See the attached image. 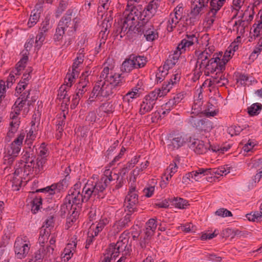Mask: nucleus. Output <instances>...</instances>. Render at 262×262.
<instances>
[{"label":"nucleus","mask_w":262,"mask_h":262,"mask_svg":"<svg viewBox=\"0 0 262 262\" xmlns=\"http://www.w3.org/2000/svg\"><path fill=\"white\" fill-rule=\"evenodd\" d=\"M118 176L115 174H112L109 170L104 171L101 178L95 181L92 178L89 180L83 188L82 193L77 190L70 191V193L66 198V202L62 206L61 210L66 213L65 209H68L74 205H79L84 201H88L94 196H99V193L102 192L108 186L110 181L118 179Z\"/></svg>","instance_id":"obj_1"},{"label":"nucleus","mask_w":262,"mask_h":262,"mask_svg":"<svg viewBox=\"0 0 262 262\" xmlns=\"http://www.w3.org/2000/svg\"><path fill=\"white\" fill-rule=\"evenodd\" d=\"M122 82L123 77L121 74L114 73L112 70L110 71L107 67H104L93 88L92 96L90 97L89 101H94V96L99 98L112 95Z\"/></svg>","instance_id":"obj_2"},{"label":"nucleus","mask_w":262,"mask_h":262,"mask_svg":"<svg viewBox=\"0 0 262 262\" xmlns=\"http://www.w3.org/2000/svg\"><path fill=\"white\" fill-rule=\"evenodd\" d=\"M141 12L135 6H128L127 5L120 27L117 30V35H120L121 38L125 36L132 38L141 32V29L145 19H141Z\"/></svg>","instance_id":"obj_3"},{"label":"nucleus","mask_w":262,"mask_h":262,"mask_svg":"<svg viewBox=\"0 0 262 262\" xmlns=\"http://www.w3.org/2000/svg\"><path fill=\"white\" fill-rule=\"evenodd\" d=\"M215 48L213 46L206 45V48L202 50H196L194 52L196 63L194 70V75L196 79H199L203 73L206 76L214 73L217 67V61H219V56L213 54Z\"/></svg>","instance_id":"obj_4"},{"label":"nucleus","mask_w":262,"mask_h":262,"mask_svg":"<svg viewBox=\"0 0 262 262\" xmlns=\"http://www.w3.org/2000/svg\"><path fill=\"white\" fill-rule=\"evenodd\" d=\"M25 133H21L18 137L5 148L4 161L5 163L11 164L20 151Z\"/></svg>","instance_id":"obj_5"},{"label":"nucleus","mask_w":262,"mask_h":262,"mask_svg":"<svg viewBox=\"0 0 262 262\" xmlns=\"http://www.w3.org/2000/svg\"><path fill=\"white\" fill-rule=\"evenodd\" d=\"M128 253L129 248L127 246V240L124 238L118 241L116 244H111L106 249L104 258L106 261H110L111 259H115L119 254L121 253L122 256L125 257V256Z\"/></svg>","instance_id":"obj_6"},{"label":"nucleus","mask_w":262,"mask_h":262,"mask_svg":"<svg viewBox=\"0 0 262 262\" xmlns=\"http://www.w3.org/2000/svg\"><path fill=\"white\" fill-rule=\"evenodd\" d=\"M79 23V19L75 16L74 10L69 9L59 21L58 25L67 31L69 35L74 33Z\"/></svg>","instance_id":"obj_7"},{"label":"nucleus","mask_w":262,"mask_h":262,"mask_svg":"<svg viewBox=\"0 0 262 262\" xmlns=\"http://www.w3.org/2000/svg\"><path fill=\"white\" fill-rule=\"evenodd\" d=\"M30 247V242L26 237H17L14 245L16 257L20 259L26 258L29 252Z\"/></svg>","instance_id":"obj_8"},{"label":"nucleus","mask_w":262,"mask_h":262,"mask_svg":"<svg viewBox=\"0 0 262 262\" xmlns=\"http://www.w3.org/2000/svg\"><path fill=\"white\" fill-rule=\"evenodd\" d=\"M70 167H66L64 169V173L66 174L65 178L60 181L59 182L52 184L50 186H48L45 188L38 189L36 192H47L50 194H54L56 193L59 192L63 190L68 187V177L71 172Z\"/></svg>","instance_id":"obj_9"},{"label":"nucleus","mask_w":262,"mask_h":262,"mask_svg":"<svg viewBox=\"0 0 262 262\" xmlns=\"http://www.w3.org/2000/svg\"><path fill=\"white\" fill-rule=\"evenodd\" d=\"M203 95L202 93L198 94L197 98L194 99L190 112L191 116H197L202 114L206 117H214L217 114L215 111H208L207 110L202 111L203 104Z\"/></svg>","instance_id":"obj_10"},{"label":"nucleus","mask_w":262,"mask_h":262,"mask_svg":"<svg viewBox=\"0 0 262 262\" xmlns=\"http://www.w3.org/2000/svg\"><path fill=\"white\" fill-rule=\"evenodd\" d=\"M157 227V221L154 219H149L146 223L145 230L144 235L141 236L140 245L142 248L146 247L154 235Z\"/></svg>","instance_id":"obj_11"},{"label":"nucleus","mask_w":262,"mask_h":262,"mask_svg":"<svg viewBox=\"0 0 262 262\" xmlns=\"http://www.w3.org/2000/svg\"><path fill=\"white\" fill-rule=\"evenodd\" d=\"M88 72L83 73L80 77V81L77 84L76 95L74 96L73 101L74 104H78L79 99L88 90V84L89 79L88 78Z\"/></svg>","instance_id":"obj_12"},{"label":"nucleus","mask_w":262,"mask_h":262,"mask_svg":"<svg viewBox=\"0 0 262 262\" xmlns=\"http://www.w3.org/2000/svg\"><path fill=\"white\" fill-rule=\"evenodd\" d=\"M159 97L156 93L154 91L146 95L141 104L139 113L141 115H144L150 112L154 108L156 102Z\"/></svg>","instance_id":"obj_13"},{"label":"nucleus","mask_w":262,"mask_h":262,"mask_svg":"<svg viewBox=\"0 0 262 262\" xmlns=\"http://www.w3.org/2000/svg\"><path fill=\"white\" fill-rule=\"evenodd\" d=\"M180 77V75L179 73L172 75L169 80L163 83L161 89H155L153 91L156 93L159 97L165 96L172 87L179 82Z\"/></svg>","instance_id":"obj_14"},{"label":"nucleus","mask_w":262,"mask_h":262,"mask_svg":"<svg viewBox=\"0 0 262 262\" xmlns=\"http://www.w3.org/2000/svg\"><path fill=\"white\" fill-rule=\"evenodd\" d=\"M188 122L199 130L209 132L212 128L211 122L203 119H196L194 116H190L188 119Z\"/></svg>","instance_id":"obj_15"},{"label":"nucleus","mask_w":262,"mask_h":262,"mask_svg":"<svg viewBox=\"0 0 262 262\" xmlns=\"http://www.w3.org/2000/svg\"><path fill=\"white\" fill-rule=\"evenodd\" d=\"M138 203V194H127L124 201L125 212L134 213L137 211V205Z\"/></svg>","instance_id":"obj_16"},{"label":"nucleus","mask_w":262,"mask_h":262,"mask_svg":"<svg viewBox=\"0 0 262 262\" xmlns=\"http://www.w3.org/2000/svg\"><path fill=\"white\" fill-rule=\"evenodd\" d=\"M148 20L145 19V23L141 27V32L144 34V37L147 41H153L158 37V33L152 25L147 23Z\"/></svg>","instance_id":"obj_17"},{"label":"nucleus","mask_w":262,"mask_h":262,"mask_svg":"<svg viewBox=\"0 0 262 262\" xmlns=\"http://www.w3.org/2000/svg\"><path fill=\"white\" fill-rule=\"evenodd\" d=\"M186 140L184 135L182 134L176 135L172 139H169L167 146L171 150L178 149L184 145Z\"/></svg>","instance_id":"obj_18"},{"label":"nucleus","mask_w":262,"mask_h":262,"mask_svg":"<svg viewBox=\"0 0 262 262\" xmlns=\"http://www.w3.org/2000/svg\"><path fill=\"white\" fill-rule=\"evenodd\" d=\"M210 146L208 143L205 144L204 142L198 139H194L190 144V147L196 154H204L206 153Z\"/></svg>","instance_id":"obj_19"},{"label":"nucleus","mask_w":262,"mask_h":262,"mask_svg":"<svg viewBox=\"0 0 262 262\" xmlns=\"http://www.w3.org/2000/svg\"><path fill=\"white\" fill-rule=\"evenodd\" d=\"M224 70H217L214 76H212L209 80V86H211L213 84H217L220 86L225 85L228 82V79L223 74Z\"/></svg>","instance_id":"obj_20"},{"label":"nucleus","mask_w":262,"mask_h":262,"mask_svg":"<svg viewBox=\"0 0 262 262\" xmlns=\"http://www.w3.org/2000/svg\"><path fill=\"white\" fill-rule=\"evenodd\" d=\"M160 3L161 0H152L149 3L144 10L145 13V17H147L145 20H148L155 15Z\"/></svg>","instance_id":"obj_21"},{"label":"nucleus","mask_w":262,"mask_h":262,"mask_svg":"<svg viewBox=\"0 0 262 262\" xmlns=\"http://www.w3.org/2000/svg\"><path fill=\"white\" fill-rule=\"evenodd\" d=\"M23 172L22 168H16L12 176H10V181L12 183V187L14 190H19V187H20L23 180L22 177L20 176Z\"/></svg>","instance_id":"obj_22"},{"label":"nucleus","mask_w":262,"mask_h":262,"mask_svg":"<svg viewBox=\"0 0 262 262\" xmlns=\"http://www.w3.org/2000/svg\"><path fill=\"white\" fill-rule=\"evenodd\" d=\"M234 53L227 49L226 51L224 53V55L222 59H221L220 57L222 56V55L220 53L218 56L220 55V57L219 56V61H217V70H225V65L230 60V59L233 56Z\"/></svg>","instance_id":"obj_23"},{"label":"nucleus","mask_w":262,"mask_h":262,"mask_svg":"<svg viewBox=\"0 0 262 262\" xmlns=\"http://www.w3.org/2000/svg\"><path fill=\"white\" fill-rule=\"evenodd\" d=\"M181 54L182 53H181V52L176 49V50L173 51V53L169 55L168 58L165 62L163 65V69L168 70L169 69L172 68L178 62Z\"/></svg>","instance_id":"obj_24"},{"label":"nucleus","mask_w":262,"mask_h":262,"mask_svg":"<svg viewBox=\"0 0 262 262\" xmlns=\"http://www.w3.org/2000/svg\"><path fill=\"white\" fill-rule=\"evenodd\" d=\"M29 102L27 103L23 102V100H20V99H17L12 107V110L16 111V113H20L21 112L23 115L25 116L29 111Z\"/></svg>","instance_id":"obj_25"},{"label":"nucleus","mask_w":262,"mask_h":262,"mask_svg":"<svg viewBox=\"0 0 262 262\" xmlns=\"http://www.w3.org/2000/svg\"><path fill=\"white\" fill-rule=\"evenodd\" d=\"M22 57L16 64L15 68L13 69V72L16 74H20L26 67L27 62L28 61V56L27 51H23L21 52Z\"/></svg>","instance_id":"obj_26"},{"label":"nucleus","mask_w":262,"mask_h":262,"mask_svg":"<svg viewBox=\"0 0 262 262\" xmlns=\"http://www.w3.org/2000/svg\"><path fill=\"white\" fill-rule=\"evenodd\" d=\"M84 53L83 50H80L77 54V56L74 60L72 66V70L74 73H79L80 69L83 60H84Z\"/></svg>","instance_id":"obj_27"},{"label":"nucleus","mask_w":262,"mask_h":262,"mask_svg":"<svg viewBox=\"0 0 262 262\" xmlns=\"http://www.w3.org/2000/svg\"><path fill=\"white\" fill-rule=\"evenodd\" d=\"M178 167L175 162L171 163L166 169L165 172L163 175L162 179L163 182L165 181L164 179L166 180V182L165 184H167L168 181L170 180L172 176L177 171Z\"/></svg>","instance_id":"obj_28"},{"label":"nucleus","mask_w":262,"mask_h":262,"mask_svg":"<svg viewBox=\"0 0 262 262\" xmlns=\"http://www.w3.org/2000/svg\"><path fill=\"white\" fill-rule=\"evenodd\" d=\"M54 248L52 246L41 247L35 253L36 255L39 254L41 256L40 260L50 258L53 254Z\"/></svg>","instance_id":"obj_29"},{"label":"nucleus","mask_w":262,"mask_h":262,"mask_svg":"<svg viewBox=\"0 0 262 262\" xmlns=\"http://www.w3.org/2000/svg\"><path fill=\"white\" fill-rule=\"evenodd\" d=\"M77 244L75 241H72L69 243L64 248L63 254L64 260L68 261L73 255L74 252L75 251Z\"/></svg>","instance_id":"obj_30"},{"label":"nucleus","mask_w":262,"mask_h":262,"mask_svg":"<svg viewBox=\"0 0 262 262\" xmlns=\"http://www.w3.org/2000/svg\"><path fill=\"white\" fill-rule=\"evenodd\" d=\"M216 13L217 12L214 10H210V11L206 14L203 22L204 28L209 29L212 27L216 18Z\"/></svg>","instance_id":"obj_31"},{"label":"nucleus","mask_w":262,"mask_h":262,"mask_svg":"<svg viewBox=\"0 0 262 262\" xmlns=\"http://www.w3.org/2000/svg\"><path fill=\"white\" fill-rule=\"evenodd\" d=\"M130 168H128V167L127 166L122 168L120 170V171L119 172V174H118V173L112 172V171L111 170H110V169H106V170H105L104 171H106V170H109V171H110L111 172V174H115L117 175L118 176V177H119L118 180L116 179L115 180H112V181H110L108 182V185H109L111 182H115L116 181V182L117 183L116 187L118 188L121 187L122 186L123 182V177L126 174V173L128 172V170Z\"/></svg>","instance_id":"obj_32"},{"label":"nucleus","mask_w":262,"mask_h":262,"mask_svg":"<svg viewBox=\"0 0 262 262\" xmlns=\"http://www.w3.org/2000/svg\"><path fill=\"white\" fill-rule=\"evenodd\" d=\"M259 211L251 212L246 214V217L249 221L260 222L262 221V203L259 207Z\"/></svg>","instance_id":"obj_33"},{"label":"nucleus","mask_w":262,"mask_h":262,"mask_svg":"<svg viewBox=\"0 0 262 262\" xmlns=\"http://www.w3.org/2000/svg\"><path fill=\"white\" fill-rule=\"evenodd\" d=\"M50 234V229L40 228L38 242L41 247H45V244L48 242Z\"/></svg>","instance_id":"obj_34"},{"label":"nucleus","mask_w":262,"mask_h":262,"mask_svg":"<svg viewBox=\"0 0 262 262\" xmlns=\"http://www.w3.org/2000/svg\"><path fill=\"white\" fill-rule=\"evenodd\" d=\"M135 68H141L145 66L147 62L146 58L143 56L130 55Z\"/></svg>","instance_id":"obj_35"},{"label":"nucleus","mask_w":262,"mask_h":262,"mask_svg":"<svg viewBox=\"0 0 262 262\" xmlns=\"http://www.w3.org/2000/svg\"><path fill=\"white\" fill-rule=\"evenodd\" d=\"M211 168H199L195 171H191V173L193 180L197 181L204 176L211 174Z\"/></svg>","instance_id":"obj_36"},{"label":"nucleus","mask_w":262,"mask_h":262,"mask_svg":"<svg viewBox=\"0 0 262 262\" xmlns=\"http://www.w3.org/2000/svg\"><path fill=\"white\" fill-rule=\"evenodd\" d=\"M246 22L244 20H238L236 21L233 26V31H236L238 36L241 37L245 33Z\"/></svg>","instance_id":"obj_37"},{"label":"nucleus","mask_w":262,"mask_h":262,"mask_svg":"<svg viewBox=\"0 0 262 262\" xmlns=\"http://www.w3.org/2000/svg\"><path fill=\"white\" fill-rule=\"evenodd\" d=\"M171 202L173 206L179 209H185L189 205L187 201L181 198H173Z\"/></svg>","instance_id":"obj_38"},{"label":"nucleus","mask_w":262,"mask_h":262,"mask_svg":"<svg viewBox=\"0 0 262 262\" xmlns=\"http://www.w3.org/2000/svg\"><path fill=\"white\" fill-rule=\"evenodd\" d=\"M40 17V13L38 11L33 10L31 12L30 18L28 22V25L29 28L34 26L39 20Z\"/></svg>","instance_id":"obj_39"},{"label":"nucleus","mask_w":262,"mask_h":262,"mask_svg":"<svg viewBox=\"0 0 262 262\" xmlns=\"http://www.w3.org/2000/svg\"><path fill=\"white\" fill-rule=\"evenodd\" d=\"M79 73H77L76 74L74 73V71L72 70V72L71 73H68L65 78V85H66L68 89L72 86L73 82H74V80L76 77L78 76Z\"/></svg>","instance_id":"obj_40"},{"label":"nucleus","mask_w":262,"mask_h":262,"mask_svg":"<svg viewBox=\"0 0 262 262\" xmlns=\"http://www.w3.org/2000/svg\"><path fill=\"white\" fill-rule=\"evenodd\" d=\"M261 107L262 105L260 103H254L248 108V113L251 116L257 115L260 112Z\"/></svg>","instance_id":"obj_41"},{"label":"nucleus","mask_w":262,"mask_h":262,"mask_svg":"<svg viewBox=\"0 0 262 262\" xmlns=\"http://www.w3.org/2000/svg\"><path fill=\"white\" fill-rule=\"evenodd\" d=\"M134 67V64L130 56H129L128 59H126L122 63L121 67V70L125 72H129Z\"/></svg>","instance_id":"obj_42"},{"label":"nucleus","mask_w":262,"mask_h":262,"mask_svg":"<svg viewBox=\"0 0 262 262\" xmlns=\"http://www.w3.org/2000/svg\"><path fill=\"white\" fill-rule=\"evenodd\" d=\"M23 158L25 162L24 168L25 169L34 167L35 163H34V159L32 157H30V154L29 152L26 151L24 154Z\"/></svg>","instance_id":"obj_43"},{"label":"nucleus","mask_w":262,"mask_h":262,"mask_svg":"<svg viewBox=\"0 0 262 262\" xmlns=\"http://www.w3.org/2000/svg\"><path fill=\"white\" fill-rule=\"evenodd\" d=\"M47 161V157H37L36 163H35L34 167H32V168L35 169L36 171H40L43 169Z\"/></svg>","instance_id":"obj_44"},{"label":"nucleus","mask_w":262,"mask_h":262,"mask_svg":"<svg viewBox=\"0 0 262 262\" xmlns=\"http://www.w3.org/2000/svg\"><path fill=\"white\" fill-rule=\"evenodd\" d=\"M192 46V41L186 40V39H182L181 42L178 45L176 49L181 53H183L187 50V49Z\"/></svg>","instance_id":"obj_45"},{"label":"nucleus","mask_w":262,"mask_h":262,"mask_svg":"<svg viewBox=\"0 0 262 262\" xmlns=\"http://www.w3.org/2000/svg\"><path fill=\"white\" fill-rule=\"evenodd\" d=\"M109 223V220L106 218H102L100 220L99 222L97 224L95 230H93V232L95 233V235L97 236L99 232L101 231L104 227L107 225Z\"/></svg>","instance_id":"obj_46"},{"label":"nucleus","mask_w":262,"mask_h":262,"mask_svg":"<svg viewBox=\"0 0 262 262\" xmlns=\"http://www.w3.org/2000/svg\"><path fill=\"white\" fill-rule=\"evenodd\" d=\"M230 167L227 165L220 167L217 168L211 169V174H215L220 176L226 175L230 172Z\"/></svg>","instance_id":"obj_47"},{"label":"nucleus","mask_w":262,"mask_h":262,"mask_svg":"<svg viewBox=\"0 0 262 262\" xmlns=\"http://www.w3.org/2000/svg\"><path fill=\"white\" fill-rule=\"evenodd\" d=\"M259 18H258L257 24L253 25L254 36L258 37L260 35V30L262 29V11H260L258 13Z\"/></svg>","instance_id":"obj_48"},{"label":"nucleus","mask_w":262,"mask_h":262,"mask_svg":"<svg viewBox=\"0 0 262 262\" xmlns=\"http://www.w3.org/2000/svg\"><path fill=\"white\" fill-rule=\"evenodd\" d=\"M179 22V21H178L177 18H174L170 14L168 20L167 22V30L169 32H172Z\"/></svg>","instance_id":"obj_49"},{"label":"nucleus","mask_w":262,"mask_h":262,"mask_svg":"<svg viewBox=\"0 0 262 262\" xmlns=\"http://www.w3.org/2000/svg\"><path fill=\"white\" fill-rule=\"evenodd\" d=\"M42 204V199L41 197L37 196L31 202V211L33 213H36L39 209L40 206Z\"/></svg>","instance_id":"obj_50"},{"label":"nucleus","mask_w":262,"mask_h":262,"mask_svg":"<svg viewBox=\"0 0 262 262\" xmlns=\"http://www.w3.org/2000/svg\"><path fill=\"white\" fill-rule=\"evenodd\" d=\"M208 3V0H193V11L195 13H199L201 9Z\"/></svg>","instance_id":"obj_51"},{"label":"nucleus","mask_w":262,"mask_h":262,"mask_svg":"<svg viewBox=\"0 0 262 262\" xmlns=\"http://www.w3.org/2000/svg\"><path fill=\"white\" fill-rule=\"evenodd\" d=\"M20 124V121H17L15 120L13 122H10V126L9 131L7 133L8 137L11 138L13 136L14 134L17 132Z\"/></svg>","instance_id":"obj_52"},{"label":"nucleus","mask_w":262,"mask_h":262,"mask_svg":"<svg viewBox=\"0 0 262 262\" xmlns=\"http://www.w3.org/2000/svg\"><path fill=\"white\" fill-rule=\"evenodd\" d=\"M67 32V31L63 29L61 26L58 25L56 29L55 33L54 35L53 39L55 41H59L62 39L63 35Z\"/></svg>","instance_id":"obj_53"},{"label":"nucleus","mask_w":262,"mask_h":262,"mask_svg":"<svg viewBox=\"0 0 262 262\" xmlns=\"http://www.w3.org/2000/svg\"><path fill=\"white\" fill-rule=\"evenodd\" d=\"M183 7L179 5L174 8L173 12L170 13V14L180 21L183 17Z\"/></svg>","instance_id":"obj_54"},{"label":"nucleus","mask_w":262,"mask_h":262,"mask_svg":"<svg viewBox=\"0 0 262 262\" xmlns=\"http://www.w3.org/2000/svg\"><path fill=\"white\" fill-rule=\"evenodd\" d=\"M242 43V38L240 36H237L236 39L231 43L228 49L234 53L238 49L239 45Z\"/></svg>","instance_id":"obj_55"},{"label":"nucleus","mask_w":262,"mask_h":262,"mask_svg":"<svg viewBox=\"0 0 262 262\" xmlns=\"http://www.w3.org/2000/svg\"><path fill=\"white\" fill-rule=\"evenodd\" d=\"M69 90L66 85H62L59 88L58 96L59 99H67L69 100L70 97L68 94V91Z\"/></svg>","instance_id":"obj_56"},{"label":"nucleus","mask_w":262,"mask_h":262,"mask_svg":"<svg viewBox=\"0 0 262 262\" xmlns=\"http://www.w3.org/2000/svg\"><path fill=\"white\" fill-rule=\"evenodd\" d=\"M49 151L45 143H41L38 148L37 157H48Z\"/></svg>","instance_id":"obj_57"},{"label":"nucleus","mask_w":262,"mask_h":262,"mask_svg":"<svg viewBox=\"0 0 262 262\" xmlns=\"http://www.w3.org/2000/svg\"><path fill=\"white\" fill-rule=\"evenodd\" d=\"M20 74H16L13 72V70L10 73L7 80V86L8 88L11 87L13 83L15 81L16 78L18 77Z\"/></svg>","instance_id":"obj_58"},{"label":"nucleus","mask_w":262,"mask_h":262,"mask_svg":"<svg viewBox=\"0 0 262 262\" xmlns=\"http://www.w3.org/2000/svg\"><path fill=\"white\" fill-rule=\"evenodd\" d=\"M68 5V0H61L60 1L59 6L58 7L56 15L57 17H59L66 9Z\"/></svg>","instance_id":"obj_59"},{"label":"nucleus","mask_w":262,"mask_h":262,"mask_svg":"<svg viewBox=\"0 0 262 262\" xmlns=\"http://www.w3.org/2000/svg\"><path fill=\"white\" fill-rule=\"evenodd\" d=\"M215 214L216 215H218V216H221L223 217L232 216V215H233L232 212L230 211H229L225 208H220V209L217 210L215 211Z\"/></svg>","instance_id":"obj_60"},{"label":"nucleus","mask_w":262,"mask_h":262,"mask_svg":"<svg viewBox=\"0 0 262 262\" xmlns=\"http://www.w3.org/2000/svg\"><path fill=\"white\" fill-rule=\"evenodd\" d=\"M111 0H100L99 4L100 6L98 8V13H100L103 11V10L108 9L110 5L111 4Z\"/></svg>","instance_id":"obj_61"},{"label":"nucleus","mask_w":262,"mask_h":262,"mask_svg":"<svg viewBox=\"0 0 262 262\" xmlns=\"http://www.w3.org/2000/svg\"><path fill=\"white\" fill-rule=\"evenodd\" d=\"M183 95L181 94H178L173 97L172 99H170L168 101V105L176 106L177 104L180 103L182 100Z\"/></svg>","instance_id":"obj_62"},{"label":"nucleus","mask_w":262,"mask_h":262,"mask_svg":"<svg viewBox=\"0 0 262 262\" xmlns=\"http://www.w3.org/2000/svg\"><path fill=\"white\" fill-rule=\"evenodd\" d=\"M149 162L148 161H145L140 165V167H136L133 171V174L134 176V179H135V176H138L140 172L142 171L143 169H146L148 166Z\"/></svg>","instance_id":"obj_63"},{"label":"nucleus","mask_w":262,"mask_h":262,"mask_svg":"<svg viewBox=\"0 0 262 262\" xmlns=\"http://www.w3.org/2000/svg\"><path fill=\"white\" fill-rule=\"evenodd\" d=\"M140 96V95L137 94V92L129 91L123 97L124 101L129 102L130 99L137 98Z\"/></svg>","instance_id":"obj_64"}]
</instances>
